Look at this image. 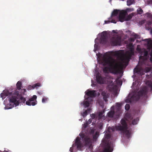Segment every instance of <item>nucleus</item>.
<instances>
[{
    "label": "nucleus",
    "instance_id": "1",
    "mask_svg": "<svg viewBox=\"0 0 152 152\" xmlns=\"http://www.w3.org/2000/svg\"><path fill=\"white\" fill-rule=\"evenodd\" d=\"M128 46L131 49L130 52L129 53V56L125 55L123 53L120 51H117L111 52L112 54L117 57L120 61L118 63L116 60L111 56V54L106 53H104L101 60L102 64L104 66H108L110 70L112 73L116 74L119 72V68H123L126 66L129 62V59L134 52L132 50L133 44L130 43Z\"/></svg>",
    "mask_w": 152,
    "mask_h": 152
},
{
    "label": "nucleus",
    "instance_id": "2",
    "mask_svg": "<svg viewBox=\"0 0 152 152\" xmlns=\"http://www.w3.org/2000/svg\"><path fill=\"white\" fill-rule=\"evenodd\" d=\"M26 91V90L25 89H22L21 90V93L20 94L19 92L17 90H15L14 94L12 95V93H10L7 91H4L3 92L1 93L0 95L1 97L3 99H4L7 96L10 97L9 101L10 102V105L12 104V107L7 108L5 107L6 109H11L15 105L17 106L19 105V101H21L23 103H25L26 101L25 98L22 96L25 93Z\"/></svg>",
    "mask_w": 152,
    "mask_h": 152
},
{
    "label": "nucleus",
    "instance_id": "3",
    "mask_svg": "<svg viewBox=\"0 0 152 152\" xmlns=\"http://www.w3.org/2000/svg\"><path fill=\"white\" fill-rule=\"evenodd\" d=\"M125 119H122L120 121L121 125L119 124L118 125L115 126L114 129L116 130L120 131L128 139L131 137V133L130 131L127 129V124L126 121L131 120L133 118L131 114L129 113H126L125 114Z\"/></svg>",
    "mask_w": 152,
    "mask_h": 152
},
{
    "label": "nucleus",
    "instance_id": "4",
    "mask_svg": "<svg viewBox=\"0 0 152 152\" xmlns=\"http://www.w3.org/2000/svg\"><path fill=\"white\" fill-rule=\"evenodd\" d=\"M148 88L146 86L142 87L141 90L139 91L137 94H134L131 97L130 101L132 100L137 101L140 98L141 96L146 97L148 92Z\"/></svg>",
    "mask_w": 152,
    "mask_h": 152
},
{
    "label": "nucleus",
    "instance_id": "5",
    "mask_svg": "<svg viewBox=\"0 0 152 152\" xmlns=\"http://www.w3.org/2000/svg\"><path fill=\"white\" fill-rule=\"evenodd\" d=\"M82 138L83 139V142L85 145L88 147V150H89L91 152L92 148V139L90 137L88 136H85L84 135H82Z\"/></svg>",
    "mask_w": 152,
    "mask_h": 152
},
{
    "label": "nucleus",
    "instance_id": "6",
    "mask_svg": "<svg viewBox=\"0 0 152 152\" xmlns=\"http://www.w3.org/2000/svg\"><path fill=\"white\" fill-rule=\"evenodd\" d=\"M121 38L119 36L116 35L113 37L110 40V44L112 46L120 45Z\"/></svg>",
    "mask_w": 152,
    "mask_h": 152
},
{
    "label": "nucleus",
    "instance_id": "7",
    "mask_svg": "<svg viewBox=\"0 0 152 152\" xmlns=\"http://www.w3.org/2000/svg\"><path fill=\"white\" fill-rule=\"evenodd\" d=\"M120 11L118 10H115L112 12L111 16L108 18L109 20H111V22L112 23H116V20L118 19V15Z\"/></svg>",
    "mask_w": 152,
    "mask_h": 152
},
{
    "label": "nucleus",
    "instance_id": "8",
    "mask_svg": "<svg viewBox=\"0 0 152 152\" xmlns=\"http://www.w3.org/2000/svg\"><path fill=\"white\" fill-rule=\"evenodd\" d=\"M37 96L36 95H33L32 98L29 99L28 101L26 102V104L29 106L35 105L37 104Z\"/></svg>",
    "mask_w": 152,
    "mask_h": 152
},
{
    "label": "nucleus",
    "instance_id": "9",
    "mask_svg": "<svg viewBox=\"0 0 152 152\" xmlns=\"http://www.w3.org/2000/svg\"><path fill=\"white\" fill-rule=\"evenodd\" d=\"M127 14L126 12L125 11L122 10L120 11L118 17V21L121 22H123L125 21L126 15Z\"/></svg>",
    "mask_w": 152,
    "mask_h": 152
},
{
    "label": "nucleus",
    "instance_id": "10",
    "mask_svg": "<svg viewBox=\"0 0 152 152\" xmlns=\"http://www.w3.org/2000/svg\"><path fill=\"white\" fill-rule=\"evenodd\" d=\"M107 36L106 31L102 32L100 38L101 42L103 44H106L107 41Z\"/></svg>",
    "mask_w": 152,
    "mask_h": 152
},
{
    "label": "nucleus",
    "instance_id": "11",
    "mask_svg": "<svg viewBox=\"0 0 152 152\" xmlns=\"http://www.w3.org/2000/svg\"><path fill=\"white\" fill-rule=\"evenodd\" d=\"M105 77H102L101 75H97L96 76V81L98 83L103 84L105 82Z\"/></svg>",
    "mask_w": 152,
    "mask_h": 152
},
{
    "label": "nucleus",
    "instance_id": "12",
    "mask_svg": "<svg viewBox=\"0 0 152 152\" xmlns=\"http://www.w3.org/2000/svg\"><path fill=\"white\" fill-rule=\"evenodd\" d=\"M75 145H77V148L78 150H80L83 147L81 142L80 138L79 137H77L76 138L75 140Z\"/></svg>",
    "mask_w": 152,
    "mask_h": 152
},
{
    "label": "nucleus",
    "instance_id": "13",
    "mask_svg": "<svg viewBox=\"0 0 152 152\" xmlns=\"http://www.w3.org/2000/svg\"><path fill=\"white\" fill-rule=\"evenodd\" d=\"M101 95L103 97V99L105 102L108 101L107 99L109 97L110 94L106 91H104L102 92Z\"/></svg>",
    "mask_w": 152,
    "mask_h": 152
},
{
    "label": "nucleus",
    "instance_id": "14",
    "mask_svg": "<svg viewBox=\"0 0 152 152\" xmlns=\"http://www.w3.org/2000/svg\"><path fill=\"white\" fill-rule=\"evenodd\" d=\"M85 93L87 95L92 97H95L96 95V91L94 90L86 91Z\"/></svg>",
    "mask_w": 152,
    "mask_h": 152
},
{
    "label": "nucleus",
    "instance_id": "15",
    "mask_svg": "<svg viewBox=\"0 0 152 152\" xmlns=\"http://www.w3.org/2000/svg\"><path fill=\"white\" fill-rule=\"evenodd\" d=\"M111 108H113V110H112L109 112L107 114V115L109 117L113 118L115 113V112L114 110V106H112Z\"/></svg>",
    "mask_w": 152,
    "mask_h": 152
},
{
    "label": "nucleus",
    "instance_id": "16",
    "mask_svg": "<svg viewBox=\"0 0 152 152\" xmlns=\"http://www.w3.org/2000/svg\"><path fill=\"white\" fill-rule=\"evenodd\" d=\"M22 83L21 81H18L16 84V87L17 90H20L21 89V88L22 87Z\"/></svg>",
    "mask_w": 152,
    "mask_h": 152
},
{
    "label": "nucleus",
    "instance_id": "17",
    "mask_svg": "<svg viewBox=\"0 0 152 152\" xmlns=\"http://www.w3.org/2000/svg\"><path fill=\"white\" fill-rule=\"evenodd\" d=\"M134 15L133 13L130 14L127 16L126 15L125 21H128L130 20L131 18H132V17L133 16H134Z\"/></svg>",
    "mask_w": 152,
    "mask_h": 152
},
{
    "label": "nucleus",
    "instance_id": "18",
    "mask_svg": "<svg viewBox=\"0 0 152 152\" xmlns=\"http://www.w3.org/2000/svg\"><path fill=\"white\" fill-rule=\"evenodd\" d=\"M141 70V68L140 67H136L134 69V73H138L140 72Z\"/></svg>",
    "mask_w": 152,
    "mask_h": 152
},
{
    "label": "nucleus",
    "instance_id": "19",
    "mask_svg": "<svg viewBox=\"0 0 152 152\" xmlns=\"http://www.w3.org/2000/svg\"><path fill=\"white\" fill-rule=\"evenodd\" d=\"M105 112L104 110L100 112L99 113V115H98V117H99V119H100L102 118L104 116V115H103V114Z\"/></svg>",
    "mask_w": 152,
    "mask_h": 152
},
{
    "label": "nucleus",
    "instance_id": "20",
    "mask_svg": "<svg viewBox=\"0 0 152 152\" xmlns=\"http://www.w3.org/2000/svg\"><path fill=\"white\" fill-rule=\"evenodd\" d=\"M146 84L151 88V90H152V81H148L146 83Z\"/></svg>",
    "mask_w": 152,
    "mask_h": 152
},
{
    "label": "nucleus",
    "instance_id": "21",
    "mask_svg": "<svg viewBox=\"0 0 152 152\" xmlns=\"http://www.w3.org/2000/svg\"><path fill=\"white\" fill-rule=\"evenodd\" d=\"M143 55L145 57H147L148 56V51L146 50L145 49H144L143 50Z\"/></svg>",
    "mask_w": 152,
    "mask_h": 152
},
{
    "label": "nucleus",
    "instance_id": "22",
    "mask_svg": "<svg viewBox=\"0 0 152 152\" xmlns=\"http://www.w3.org/2000/svg\"><path fill=\"white\" fill-rule=\"evenodd\" d=\"M33 87H34V88H37L38 87H40L41 86V84L39 83H37L36 84H34L33 85Z\"/></svg>",
    "mask_w": 152,
    "mask_h": 152
},
{
    "label": "nucleus",
    "instance_id": "23",
    "mask_svg": "<svg viewBox=\"0 0 152 152\" xmlns=\"http://www.w3.org/2000/svg\"><path fill=\"white\" fill-rule=\"evenodd\" d=\"M137 13L139 14H142L143 13V10L141 8H138L137 10Z\"/></svg>",
    "mask_w": 152,
    "mask_h": 152
},
{
    "label": "nucleus",
    "instance_id": "24",
    "mask_svg": "<svg viewBox=\"0 0 152 152\" xmlns=\"http://www.w3.org/2000/svg\"><path fill=\"white\" fill-rule=\"evenodd\" d=\"M89 104L90 103L88 101H86L84 102V105L86 107H88L89 106Z\"/></svg>",
    "mask_w": 152,
    "mask_h": 152
},
{
    "label": "nucleus",
    "instance_id": "25",
    "mask_svg": "<svg viewBox=\"0 0 152 152\" xmlns=\"http://www.w3.org/2000/svg\"><path fill=\"white\" fill-rule=\"evenodd\" d=\"M137 119H134L133 120L132 124L133 125H136L137 124Z\"/></svg>",
    "mask_w": 152,
    "mask_h": 152
},
{
    "label": "nucleus",
    "instance_id": "26",
    "mask_svg": "<svg viewBox=\"0 0 152 152\" xmlns=\"http://www.w3.org/2000/svg\"><path fill=\"white\" fill-rule=\"evenodd\" d=\"M130 105L128 104H126L125 106V109L126 110H128L130 108Z\"/></svg>",
    "mask_w": 152,
    "mask_h": 152
},
{
    "label": "nucleus",
    "instance_id": "27",
    "mask_svg": "<svg viewBox=\"0 0 152 152\" xmlns=\"http://www.w3.org/2000/svg\"><path fill=\"white\" fill-rule=\"evenodd\" d=\"M90 110L88 109V110H85L84 112L83 113V115L84 116L87 115L88 114V112H89Z\"/></svg>",
    "mask_w": 152,
    "mask_h": 152
},
{
    "label": "nucleus",
    "instance_id": "28",
    "mask_svg": "<svg viewBox=\"0 0 152 152\" xmlns=\"http://www.w3.org/2000/svg\"><path fill=\"white\" fill-rule=\"evenodd\" d=\"M121 103H117L116 104V106L118 107V110H119L121 109Z\"/></svg>",
    "mask_w": 152,
    "mask_h": 152
},
{
    "label": "nucleus",
    "instance_id": "29",
    "mask_svg": "<svg viewBox=\"0 0 152 152\" xmlns=\"http://www.w3.org/2000/svg\"><path fill=\"white\" fill-rule=\"evenodd\" d=\"M146 77L148 79L151 78L152 77V72H151L149 75H146Z\"/></svg>",
    "mask_w": 152,
    "mask_h": 152
},
{
    "label": "nucleus",
    "instance_id": "30",
    "mask_svg": "<svg viewBox=\"0 0 152 152\" xmlns=\"http://www.w3.org/2000/svg\"><path fill=\"white\" fill-rule=\"evenodd\" d=\"M34 89V87H33V86L29 85L28 86L27 89L28 90H31Z\"/></svg>",
    "mask_w": 152,
    "mask_h": 152
},
{
    "label": "nucleus",
    "instance_id": "31",
    "mask_svg": "<svg viewBox=\"0 0 152 152\" xmlns=\"http://www.w3.org/2000/svg\"><path fill=\"white\" fill-rule=\"evenodd\" d=\"M150 60L151 62L152 63V49L151 50V52L150 53Z\"/></svg>",
    "mask_w": 152,
    "mask_h": 152
},
{
    "label": "nucleus",
    "instance_id": "32",
    "mask_svg": "<svg viewBox=\"0 0 152 152\" xmlns=\"http://www.w3.org/2000/svg\"><path fill=\"white\" fill-rule=\"evenodd\" d=\"M48 98L46 97H44L42 99V103H44L47 100Z\"/></svg>",
    "mask_w": 152,
    "mask_h": 152
},
{
    "label": "nucleus",
    "instance_id": "33",
    "mask_svg": "<svg viewBox=\"0 0 152 152\" xmlns=\"http://www.w3.org/2000/svg\"><path fill=\"white\" fill-rule=\"evenodd\" d=\"M146 72H149L151 70V68L149 67H146L145 69Z\"/></svg>",
    "mask_w": 152,
    "mask_h": 152
},
{
    "label": "nucleus",
    "instance_id": "34",
    "mask_svg": "<svg viewBox=\"0 0 152 152\" xmlns=\"http://www.w3.org/2000/svg\"><path fill=\"white\" fill-rule=\"evenodd\" d=\"M88 123H87L86 122V123L84 124L83 125V127L85 129L88 126Z\"/></svg>",
    "mask_w": 152,
    "mask_h": 152
},
{
    "label": "nucleus",
    "instance_id": "35",
    "mask_svg": "<svg viewBox=\"0 0 152 152\" xmlns=\"http://www.w3.org/2000/svg\"><path fill=\"white\" fill-rule=\"evenodd\" d=\"M108 19V20H105L104 21L105 24H108V23H109L110 22L111 23V20H109Z\"/></svg>",
    "mask_w": 152,
    "mask_h": 152
},
{
    "label": "nucleus",
    "instance_id": "36",
    "mask_svg": "<svg viewBox=\"0 0 152 152\" xmlns=\"http://www.w3.org/2000/svg\"><path fill=\"white\" fill-rule=\"evenodd\" d=\"M74 144H73L72 145V146L70 148L69 151L71 152H73V148L74 147Z\"/></svg>",
    "mask_w": 152,
    "mask_h": 152
},
{
    "label": "nucleus",
    "instance_id": "37",
    "mask_svg": "<svg viewBox=\"0 0 152 152\" xmlns=\"http://www.w3.org/2000/svg\"><path fill=\"white\" fill-rule=\"evenodd\" d=\"M103 71L104 72H107V67H104L103 69Z\"/></svg>",
    "mask_w": 152,
    "mask_h": 152
},
{
    "label": "nucleus",
    "instance_id": "38",
    "mask_svg": "<svg viewBox=\"0 0 152 152\" xmlns=\"http://www.w3.org/2000/svg\"><path fill=\"white\" fill-rule=\"evenodd\" d=\"M91 121H92V120L91 119H89L88 121H87V122H86L87 123H88V124H90L91 122Z\"/></svg>",
    "mask_w": 152,
    "mask_h": 152
},
{
    "label": "nucleus",
    "instance_id": "39",
    "mask_svg": "<svg viewBox=\"0 0 152 152\" xmlns=\"http://www.w3.org/2000/svg\"><path fill=\"white\" fill-rule=\"evenodd\" d=\"M137 50L138 51H139V52H140V53H142V52L141 51V49L140 48H138L137 47Z\"/></svg>",
    "mask_w": 152,
    "mask_h": 152
},
{
    "label": "nucleus",
    "instance_id": "40",
    "mask_svg": "<svg viewBox=\"0 0 152 152\" xmlns=\"http://www.w3.org/2000/svg\"><path fill=\"white\" fill-rule=\"evenodd\" d=\"M94 133V130L93 129H92L91 130V133L92 134H93Z\"/></svg>",
    "mask_w": 152,
    "mask_h": 152
},
{
    "label": "nucleus",
    "instance_id": "41",
    "mask_svg": "<svg viewBox=\"0 0 152 152\" xmlns=\"http://www.w3.org/2000/svg\"><path fill=\"white\" fill-rule=\"evenodd\" d=\"M139 36L137 34H135L134 35V37L135 38H138Z\"/></svg>",
    "mask_w": 152,
    "mask_h": 152
},
{
    "label": "nucleus",
    "instance_id": "42",
    "mask_svg": "<svg viewBox=\"0 0 152 152\" xmlns=\"http://www.w3.org/2000/svg\"><path fill=\"white\" fill-rule=\"evenodd\" d=\"M97 136H96V135H93V138L94 139H96L97 138Z\"/></svg>",
    "mask_w": 152,
    "mask_h": 152
},
{
    "label": "nucleus",
    "instance_id": "43",
    "mask_svg": "<svg viewBox=\"0 0 152 152\" xmlns=\"http://www.w3.org/2000/svg\"><path fill=\"white\" fill-rule=\"evenodd\" d=\"M91 117L93 118H94L95 117V114H93L91 115Z\"/></svg>",
    "mask_w": 152,
    "mask_h": 152
},
{
    "label": "nucleus",
    "instance_id": "44",
    "mask_svg": "<svg viewBox=\"0 0 152 152\" xmlns=\"http://www.w3.org/2000/svg\"><path fill=\"white\" fill-rule=\"evenodd\" d=\"M106 137H107V138H110V135L109 134H107L106 135Z\"/></svg>",
    "mask_w": 152,
    "mask_h": 152
},
{
    "label": "nucleus",
    "instance_id": "45",
    "mask_svg": "<svg viewBox=\"0 0 152 152\" xmlns=\"http://www.w3.org/2000/svg\"><path fill=\"white\" fill-rule=\"evenodd\" d=\"M96 44H95L94 45V50H95H95H96Z\"/></svg>",
    "mask_w": 152,
    "mask_h": 152
},
{
    "label": "nucleus",
    "instance_id": "46",
    "mask_svg": "<svg viewBox=\"0 0 152 152\" xmlns=\"http://www.w3.org/2000/svg\"><path fill=\"white\" fill-rule=\"evenodd\" d=\"M102 125H101L99 126V128L100 129H101L102 128Z\"/></svg>",
    "mask_w": 152,
    "mask_h": 152
},
{
    "label": "nucleus",
    "instance_id": "47",
    "mask_svg": "<svg viewBox=\"0 0 152 152\" xmlns=\"http://www.w3.org/2000/svg\"><path fill=\"white\" fill-rule=\"evenodd\" d=\"M95 135H96V136H97L98 135V133L97 132H96Z\"/></svg>",
    "mask_w": 152,
    "mask_h": 152
},
{
    "label": "nucleus",
    "instance_id": "48",
    "mask_svg": "<svg viewBox=\"0 0 152 152\" xmlns=\"http://www.w3.org/2000/svg\"><path fill=\"white\" fill-rule=\"evenodd\" d=\"M113 32V33H117L116 32V31L114 30H113L112 31Z\"/></svg>",
    "mask_w": 152,
    "mask_h": 152
},
{
    "label": "nucleus",
    "instance_id": "49",
    "mask_svg": "<svg viewBox=\"0 0 152 152\" xmlns=\"http://www.w3.org/2000/svg\"><path fill=\"white\" fill-rule=\"evenodd\" d=\"M134 39H133L132 38L131 39V41L132 42H134Z\"/></svg>",
    "mask_w": 152,
    "mask_h": 152
},
{
    "label": "nucleus",
    "instance_id": "50",
    "mask_svg": "<svg viewBox=\"0 0 152 152\" xmlns=\"http://www.w3.org/2000/svg\"><path fill=\"white\" fill-rule=\"evenodd\" d=\"M9 151H6L5 150H4V152H9Z\"/></svg>",
    "mask_w": 152,
    "mask_h": 152
},
{
    "label": "nucleus",
    "instance_id": "51",
    "mask_svg": "<svg viewBox=\"0 0 152 152\" xmlns=\"http://www.w3.org/2000/svg\"><path fill=\"white\" fill-rule=\"evenodd\" d=\"M151 34H152V30H151Z\"/></svg>",
    "mask_w": 152,
    "mask_h": 152
},
{
    "label": "nucleus",
    "instance_id": "52",
    "mask_svg": "<svg viewBox=\"0 0 152 152\" xmlns=\"http://www.w3.org/2000/svg\"><path fill=\"white\" fill-rule=\"evenodd\" d=\"M118 80V78L116 79V81H117Z\"/></svg>",
    "mask_w": 152,
    "mask_h": 152
}]
</instances>
